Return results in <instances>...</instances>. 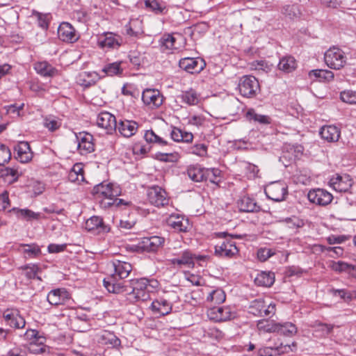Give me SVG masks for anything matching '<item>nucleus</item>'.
<instances>
[{
  "label": "nucleus",
  "mask_w": 356,
  "mask_h": 356,
  "mask_svg": "<svg viewBox=\"0 0 356 356\" xmlns=\"http://www.w3.org/2000/svg\"><path fill=\"white\" fill-rule=\"evenodd\" d=\"M111 274L104 278L103 284L109 293H122L127 291V286L124 282L120 281L127 278L132 270L130 263L118 259L113 260L110 264Z\"/></svg>",
  "instance_id": "nucleus-1"
},
{
  "label": "nucleus",
  "mask_w": 356,
  "mask_h": 356,
  "mask_svg": "<svg viewBox=\"0 0 356 356\" xmlns=\"http://www.w3.org/2000/svg\"><path fill=\"white\" fill-rule=\"evenodd\" d=\"M131 291H126L132 294L136 300L146 301L150 298V293L159 288V282L153 278L142 277L130 281Z\"/></svg>",
  "instance_id": "nucleus-2"
},
{
  "label": "nucleus",
  "mask_w": 356,
  "mask_h": 356,
  "mask_svg": "<svg viewBox=\"0 0 356 356\" xmlns=\"http://www.w3.org/2000/svg\"><path fill=\"white\" fill-rule=\"evenodd\" d=\"M178 300L179 297L175 293H168L164 296L159 297L153 300L149 309L154 314L164 316L172 312L173 304Z\"/></svg>",
  "instance_id": "nucleus-3"
},
{
  "label": "nucleus",
  "mask_w": 356,
  "mask_h": 356,
  "mask_svg": "<svg viewBox=\"0 0 356 356\" xmlns=\"http://www.w3.org/2000/svg\"><path fill=\"white\" fill-rule=\"evenodd\" d=\"M92 193L95 199L99 200L102 207V202H109L119 196L121 194V189L113 183L102 182L94 186Z\"/></svg>",
  "instance_id": "nucleus-4"
},
{
  "label": "nucleus",
  "mask_w": 356,
  "mask_h": 356,
  "mask_svg": "<svg viewBox=\"0 0 356 356\" xmlns=\"http://www.w3.org/2000/svg\"><path fill=\"white\" fill-rule=\"evenodd\" d=\"M345 53L340 48L333 46L324 54V60L327 66L333 70H340L346 63Z\"/></svg>",
  "instance_id": "nucleus-5"
},
{
  "label": "nucleus",
  "mask_w": 356,
  "mask_h": 356,
  "mask_svg": "<svg viewBox=\"0 0 356 356\" xmlns=\"http://www.w3.org/2000/svg\"><path fill=\"white\" fill-rule=\"evenodd\" d=\"M248 312L256 316L271 317L275 314L276 305L273 302L268 303L263 298H258L250 302Z\"/></svg>",
  "instance_id": "nucleus-6"
},
{
  "label": "nucleus",
  "mask_w": 356,
  "mask_h": 356,
  "mask_svg": "<svg viewBox=\"0 0 356 356\" xmlns=\"http://www.w3.org/2000/svg\"><path fill=\"white\" fill-rule=\"evenodd\" d=\"M238 89L243 97L252 98L255 97L259 91L260 86L258 80L254 76L245 75L240 78Z\"/></svg>",
  "instance_id": "nucleus-7"
},
{
  "label": "nucleus",
  "mask_w": 356,
  "mask_h": 356,
  "mask_svg": "<svg viewBox=\"0 0 356 356\" xmlns=\"http://www.w3.org/2000/svg\"><path fill=\"white\" fill-rule=\"evenodd\" d=\"M165 243V238L160 236H151L142 238L136 245L138 252H156Z\"/></svg>",
  "instance_id": "nucleus-8"
},
{
  "label": "nucleus",
  "mask_w": 356,
  "mask_h": 356,
  "mask_svg": "<svg viewBox=\"0 0 356 356\" xmlns=\"http://www.w3.org/2000/svg\"><path fill=\"white\" fill-rule=\"evenodd\" d=\"M77 150L81 155H87L95 151L94 138L86 131L75 133Z\"/></svg>",
  "instance_id": "nucleus-9"
},
{
  "label": "nucleus",
  "mask_w": 356,
  "mask_h": 356,
  "mask_svg": "<svg viewBox=\"0 0 356 356\" xmlns=\"http://www.w3.org/2000/svg\"><path fill=\"white\" fill-rule=\"evenodd\" d=\"M181 69L190 74H198L206 67L204 60L200 57H185L179 60Z\"/></svg>",
  "instance_id": "nucleus-10"
},
{
  "label": "nucleus",
  "mask_w": 356,
  "mask_h": 356,
  "mask_svg": "<svg viewBox=\"0 0 356 356\" xmlns=\"http://www.w3.org/2000/svg\"><path fill=\"white\" fill-rule=\"evenodd\" d=\"M238 253L236 243L229 238H225L215 245V254L221 258L231 259Z\"/></svg>",
  "instance_id": "nucleus-11"
},
{
  "label": "nucleus",
  "mask_w": 356,
  "mask_h": 356,
  "mask_svg": "<svg viewBox=\"0 0 356 356\" xmlns=\"http://www.w3.org/2000/svg\"><path fill=\"white\" fill-rule=\"evenodd\" d=\"M85 228L88 232L99 235H104L111 231L110 225L106 224L104 219L97 216H93L88 218L86 221Z\"/></svg>",
  "instance_id": "nucleus-12"
},
{
  "label": "nucleus",
  "mask_w": 356,
  "mask_h": 356,
  "mask_svg": "<svg viewBox=\"0 0 356 356\" xmlns=\"http://www.w3.org/2000/svg\"><path fill=\"white\" fill-rule=\"evenodd\" d=\"M123 43L122 38L112 32H106L98 37L97 44L102 49H118Z\"/></svg>",
  "instance_id": "nucleus-13"
},
{
  "label": "nucleus",
  "mask_w": 356,
  "mask_h": 356,
  "mask_svg": "<svg viewBox=\"0 0 356 356\" xmlns=\"http://www.w3.org/2000/svg\"><path fill=\"white\" fill-rule=\"evenodd\" d=\"M147 200L151 204L157 207H164L169 202L165 191L158 186H154L148 189Z\"/></svg>",
  "instance_id": "nucleus-14"
},
{
  "label": "nucleus",
  "mask_w": 356,
  "mask_h": 356,
  "mask_svg": "<svg viewBox=\"0 0 356 356\" xmlns=\"http://www.w3.org/2000/svg\"><path fill=\"white\" fill-rule=\"evenodd\" d=\"M296 348V343L283 345L282 343L279 345L275 344L273 346L263 347L259 349V356H279L290 351H294Z\"/></svg>",
  "instance_id": "nucleus-15"
},
{
  "label": "nucleus",
  "mask_w": 356,
  "mask_h": 356,
  "mask_svg": "<svg viewBox=\"0 0 356 356\" xmlns=\"http://www.w3.org/2000/svg\"><path fill=\"white\" fill-rule=\"evenodd\" d=\"M265 193L269 199L275 202H281L285 198L287 187L281 181L273 182L266 187Z\"/></svg>",
  "instance_id": "nucleus-16"
},
{
  "label": "nucleus",
  "mask_w": 356,
  "mask_h": 356,
  "mask_svg": "<svg viewBox=\"0 0 356 356\" xmlns=\"http://www.w3.org/2000/svg\"><path fill=\"white\" fill-rule=\"evenodd\" d=\"M168 227L177 232H187L191 228L188 218L182 215L172 213L166 220Z\"/></svg>",
  "instance_id": "nucleus-17"
},
{
  "label": "nucleus",
  "mask_w": 356,
  "mask_h": 356,
  "mask_svg": "<svg viewBox=\"0 0 356 356\" xmlns=\"http://www.w3.org/2000/svg\"><path fill=\"white\" fill-rule=\"evenodd\" d=\"M96 122L99 127L104 129L108 134H112L117 130L116 118L109 112L104 111L99 113Z\"/></svg>",
  "instance_id": "nucleus-18"
},
{
  "label": "nucleus",
  "mask_w": 356,
  "mask_h": 356,
  "mask_svg": "<svg viewBox=\"0 0 356 356\" xmlns=\"http://www.w3.org/2000/svg\"><path fill=\"white\" fill-rule=\"evenodd\" d=\"M58 36L60 40L74 43L79 38V34L69 22H62L58 29Z\"/></svg>",
  "instance_id": "nucleus-19"
},
{
  "label": "nucleus",
  "mask_w": 356,
  "mask_h": 356,
  "mask_svg": "<svg viewBox=\"0 0 356 356\" xmlns=\"http://www.w3.org/2000/svg\"><path fill=\"white\" fill-rule=\"evenodd\" d=\"M143 103L151 108H157L162 105L163 97L159 90L147 88L142 93Z\"/></svg>",
  "instance_id": "nucleus-20"
},
{
  "label": "nucleus",
  "mask_w": 356,
  "mask_h": 356,
  "mask_svg": "<svg viewBox=\"0 0 356 356\" xmlns=\"http://www.w3.org/2000/svg\"><path fill=\"white\" fill-rule=\"evenodd\" d=\"M207 316L211 320L220 322L234 318L235 313L229 307H213L208 310Z\"/></svg>",
  "instance_id": "nucleus-21"
},
{
  "label": "nucleus",
  "mask_w": 356,
  "mask_h": 356,
  "mask_svg": "<svg viewBox=\"0 0 356 356\" xmlns=\"http://www.w3.org/2000/svg\"><path fill=\"white\" fill-rule=\"evenodd\" d=\"M307 197L311 202L321 206L327 205L333 198L330 193L321 188L310 190L307 194Z\"/></svg>",
  "instance_id": "nucleus-22"
},
{
  "label": "nucleus",
  "mask_w": 356,
  "mask_h": 356,
  "mask_svg": "<svg viewBox=\"0 0 356 356\" xmlns=\"http://www.w3.org/2000/svg\"><path fill=\"white\" fill-rule=\"evenodd\" d=\"M7 325L15 329H22L25 327L26 321L17 309H7L3 314Z\"/></svg>",
  "instance_id": "nucleus-23"
},
{
  "label": "nucleus",
  "mask_w": 356,
  "mask_h": 356,
  "mask_svg": "<svg viewBox=\"0 0 356 356\" xmlns=\"http://www.w3.org/2000/svg\"><path fill=\"white\" fill-rule=\"evenodd\" d=\"M329 184L334 191L345 193L350 189L353 180L348 175H337L330 179Z\"/></svg>",
  "instance_id": "nucleus-24"
},
{
  "label": "nucleus",
  "mask_w": 356,
  "mask_h": 356,
  "mask_svg": "<svg viewBox=\"0 0 356 356\" xmlns=\"http://www.w3.org/2000/svg\"><path fill=\"white\" fill-rule=\"evenodd\" d=\"M71 298L70 293L65 288L51 290L47 294V301L54 306L67 303Z\"/></svg>",
  "instance_id": "nucleus-25"
},
{
  "label": "nucleus",
  "mask_w": 356,
  "mask_h": 356,
  "mask_svg": "<svg viewBox=\"0 0 356 356\" xmlns=\"http://www.w3.org/2000/svg\"><path fill=\"white\" fill-rule=\"evenodd\" d=\"M159 44L161 51L165 54H172L179 49L177 45V38L170 33L163 34L159 40Z\"/></svg>",
  "instance_id": "nucleus-26"
},
{
  "label": "nucleus",
  "mask_w": 356,
  "mask_h": 356,
  "mask_svg": "<svg viewBox=\"0 0 356 356\" xmlns=\"http://www.w3.org/2000/svg\"><path fill=\"white\" fill-rule=\"evenodd\" d=\"M138 129V124L136 121L124 119L117 122V130L125 138H130L135 135Z\"/></svg>",
  "instance_id": "nucleus-27"
},
{
  "label": "nucleus",
  "mask_w": 356,
  "mask_h": 356,
  "mask_svg": "<svg viewBox=\"0 0 356 356\" xmlns=\"http://www.w3.org/2000/svg\"><path fill=\"white\" fill-rule=\"evenodd\" d=\"M17 250L26 259H35L42 254L40 247L36 243H22Z\"/></svg>",
  "instance_id": "nucleus-28"
},
{
  "label": "nucleus",
  "mask_w": 356,
  "mask_h": 356,
  "mask_svg": "<svg viewBox=\"0 0 356 356\" xmlns=\"http://www.w3.org/2000/svg\"><path fill=\"white\" fill-rule=\"evenodd\" d=\"M100 76L96 72H81L76 78L77 84L84 88H89L95 85L99 80Z\"/></svg>",
  "instance_id": "nucleus-29"
},
{
  "label": "nucleus",
  "mask_w": 356,
  "mask_h": 356,
  "mask_svg": "<svg viewBox=\"0 0 356 356\" xmlns=\"http://www.w3.org/2000/svg\"><path fill=\"white\" fill-rule=\"evenodd\" d=\"M195 255L188 250L181 252L178 257L169 260L174 266L181 267L183 266L190 267L194 265Z\"/></svg>",
  "instance_id": "nucleus-30"
},
{
  "label": "nucleus",
  "mask_w": 356,
  "mask_h": 356,
  "mask_svg": "<svg viewBox=\"0 0 356 356\" xmlns=\"http://www.w3.org/2000/svg\"><path fill=\"white\" fill-rule=\"evenodd\" d=\"M15 151L17 152L16 159L21 163H27L32 159L33 154L27 142H19L15 146Z\"/></svg>",
  "instance_id": "nucleus-31"
},
{
  "label": "nucleus",
  "mask_w": 356,
  "mask_h": 356,
  "mask_svg": "<svg viewBox=\"0 0 356 356\" xmlns=\"http://www.w3.org/2000/svg\"><path fill=\"white\" fill-rule=\"evenodd\" d=\"M319 134L323 139L327 142L332 143L339 140L341 131L337 126L325 125L321 129Z\"/></svg>",
  "instance_id": "nucleus-32"
},
{
  "label": "nucleus",
  "mask_w": 356,
  "mask_h": 356,
  "mask_svg": "<svg viewBox=\"0 0 356 356\" xmlns=\"http://www.w3.org/2000/svg\"><path fill=\"white\" fill-rule=\"evenodd\" d=\"M26 343L31 346L34 345H43L46 342V338L40 334L36 330L29 329L23 335H19Z\"/></svg>",
  "instance_id": "nucleus-33"
},
{
  "label": "nucleus",
  "mask_w": 356,
  "mask_h": 356,
  "mask_svg": "<svg viewBox=\"0 0 356 356\" xmlns=\"http://www.w3.org/2000/svg\"><path fill=\"white\" fill-rule=\"evenodd\" d=\"M97 341L102 345L118 347L120 345V340L113 333L103 330L97 334Z\"/></svg>",
  "instance_id": "nucleus-34"
},
{
  "label": "nucleus",
  "mask_w": 356,
  "mask_h": 356,
  "mask_svg": "<svg viewBox=\"0 0 356 356\" xmlns=\"http://www.w3.org/2000/svg\"><path fill=\"white\" fill-rule=\"evenodd\" d=\"M237 205L238 209L243 212H257L260 210V207L257 204L255 200L246 196L241 198Z\"/></svg>",
  "instance_id": "nucleus-35"
},
{
  "label": "nucleus",
  "mask_w": 356,
  "mask_h": 356,
  "mask_svg": "<svg viewBox=\"0 0 356 356\" xmlns=\"http://www.w3.org/2000/svg\"><path fill=\"white\" fill-rule=\"evenodd\" d=\"M275 326V333L284 337H291L298 332L296 325L291 322L277 323Z\"/></svg>",
  "instance_id": "nucleus-36"
},
{
  "label": "nucleus",
  "mask_w": 356,
  "mask_h": 356,
  "mask_svg": "<svg viewBox=\"0 0 356 356\" xmlns=\"http://www.w3.org/2000/svg\"><path fill=\"white\" fill-rule=\"evenodd\" d=\"M186 174L193 181H204V168L199 164L190 165L187 167Z\"/></svg>",
  "instance_id": "nucleus-37"
},
{
  "label": "nucleus",
  "mask_w": 356,
  "mask_h": 356,
  "mask_svg": "<svg viewBox=\"0 0 356 356\" xmlns=\"http://www.w3.org/2000/svg\"><path fill=\"white\" fill-rule=\"evenodd\" d=\"M275 282V274L272 272L262 271L254 278L256 285L264 287H270Z\"/></svg>",
  "instance_id": "nucleus-38"
},
{
  "label": "nucleus",
  "mask_w": 356,
  "mask_h": 356,
  "mask_svg": "<svg viewBox=\"0 0 356 356\" xmlns=\"http://www.w3.org/2000/svg\"><path fill=\"white\" fill-rule=\"evenodd\" d=\"M36 72L42 76L51 77L55 76L58 70L47 61L38 62L34 65Z\"/></svg>",
  "instance_id": "nucleus-39"
},
{
  "label": "nucleus",
  "mask_w": 356,
  "mask_h": 356,
  "mask_svg": "<svg viewBox=\"0 0 356 356\" xmlns=\"http://www.w3.org/2000/svg\"><path fill=\"white\" fill-rule=\"evenodd\" d=\"M182 102L189 106L197 105L200 100V95L193 89L183 91L180 95Z\"/></svg>",
  "instance_id": "nucleus-40"
},
{
  "label": "nucleus",
  "mask_w": 356,
  "mask_h": 356,
  "mask_svg": "<svg viewBox=\"0 0 356 356\" xmlns=\"http://www.w3.org/2000/svg\"><path fill=\"white\" fill-rule=\"evenodd\" d=\"M225 293L220 288L213 289L207 296V301L214 305L221 304L225 302Z\"/></svg>",
  "instance_id": "nucleus-41"
},
{
  "label": "nucleus",
  "mask_w": 356,
  "mask_h": 356,
  "mask_svg": "<svg viewBox=\"0 0 356 356\" xmlns=\"http://www.w3.org/2000/svg\"><path fill=\"white\" fill-rule=\"evenodd\" d=\"M246 118L250 122H258L261 124H269L271 122V120L269 116L259 114L252 108H250L247 111Z\"/></svg>",
  "instance_id": "nucleus-42"
},
{
  "label": "nucleus",
  "mask_w": 356,
  "mask_h": 356,
  "mask_svg": "<svg viewBox=\"0 0 356 356\" xmlns=\"http://www.w3.org/2000/svg\"><path fill=\"white\" fill-rule=\"evenodd\" d=\"M296 60L293 56H284L280 59L278 68L279 70L289 73L296 68Z\"/></svg>",
  "instance_id": "nucleus-43"
},
{
  "label": "nucleus",
  "mask_w": 356,
  "mask_h": 356,
  "mask_svg": "<svg viewBox=\"0 0 356 356\" xmlns=\"http://www.w3.org/2000/svg\"><path fill=\"white\" fill-rule=\"evenodd\" d=\"M10 211H13L18 218L26 220H31L33 219L37 220L40 217V213H35L28 209H18L14 207Z\"/></svg>",
  "instance_id": "nucleus-44"
},
{
  "label": "nucleus",
  "mask_w": 356,
  "mask_h": 356,
  "mask_svg": "<svg viewBox=\"0 0 356 356\" xmlns=\"http://www.w3.org/2000/svg\"><path fill=\"white\" fill-rule=\"evenodd\" d=\"M19 269L24 271V275L28 280H41L40 277L38 276L40 268L37 264H26L19 267Z\"/></svg>",
  "instance_id": "nucleus-45"
},
{
  "label": "nucleus",
  "mask_w": 356,
  "mask_h": 356,
  "mask_svg": "<svg viewBox=\"0 0 356 356\" xmlns=\"http://www.w3.org/2000/svg\"><path fill=\"white\" fill-rule=\"evenodd\" d=\"M309 75H314L320 81L330 82L334 79V73L328 70H313L309 72Z\"/></svg>",
  "instance_id": "nucleus-46"
},
{
  "label": "nucleus",
  "mask_w": 356,
  "mask_h": 356,
  "mask_svg": "<svg viewBox=\"0 0 356 356\" xmlns=\"http://www.w3.org/2000/svg\"><path fill=\"white\" fill-rule=\"evenodd\" d=\"M143 30L141 27V22L138 20L131 21L129 23V28L127 29V35L135 38L140 37L143 35Z\"/></svg>",
  "instance_id": "nucleus-47"
},
{
  "label": "nucleus",
  "mask_w": 356,
  "mask_h": 356,
  "mask_svg": "<svg viewBox=\"0 0 356 356\" xmlns=\"http://www.w3.org/2000/svg\"><path fill=\"white\" fill-rule=\"evenodd\" d=\"M121 62L108 63L103 67L102 72H104L108 76L121 74L123 72V70L121 67Z\"/></svg>",
  "instance_id": "nucleus-48"
},
{
  "label": "nucleus",
  "mask_w": 356,
  "mask_h": 356,
  "mask_svg": "<svg viewBox=\"0 0 356 356\" xmlns=\"http://www.w3.org/2000/svg\"><path fill=\"white\" fill-rule=\"evenodd\" d=\"M332 270L336 272H350L351 270H356V266L349 264L344 261H339L337 262L333 261L330 265Z\"/></svg>",
  "instance_id": "nucleus-49"
},
{
  "label": "nucleus",
  "mask_w": 356,
  "mask_h": 356,
  "mask_svg": "<svg viewBox=\"0 0 356 356\" xmlns=\"http://www.w3.org/2000/svg\"><path fill=\"white\" fill-rule=\"evenodd\" d=\"M221 171L218 168H204V181H209L211 183L216 184L219 181Z\"/></svg>",
  "instance_id": "nucleus-50"
},
{
  "label": "nucleus",
  "mask_w": 356,
  "mask_h": 356,
  "mask_svg": "<svg viewBox=\"0 0 356 356\" xmlns=\"http://www.w3.org/2000/svg\"><path fill=\"white\" fill-rule=\"evenodd\" d=\"M276 323L275 321H269L267 320H259L257 321V328L260 331L268 333H275L276 332Z\"/></svg>",
  "instance_id": "nucleus-51"
},
{
  "label": "nucleus",
  "mask_w": 356,
  "mask_h": 356,
  "mask_svg": "<svg viewBox=\"0 0 356 356\" xmlns=\"http://www.w3.org/2000/svg\"><path fill=\"white\" fill-rule=\"evenodd\" d=\"M144 138L148 143H156L161 146H164L168 144L167 141L157 136L152 130L146 131L144 135Z\"/></svg>",
  "instance_id": "nucleus-52"
},
{
  "label": "nucleus",
  "mask_w": 356,
  "mask_h": 356,
  "mask_svg": "<svg viewBox=\"0 0 356 356\" xmlns=\"http://www.w3.org/2000/svg\"><path fill=\"white\" fill-rule=\"evenodd\" d=\"M145 5L156 14L161 13L165 8V6L159 0H145Z\"/></svg>",
  "instance_id": "nucleus-53"
},
{
  "label": "nucleus",
  "mask_w": 356,
  "mask_h": 356,
  "mask_svg": "<svg viewBox=\"0 0 356 356\" xmlns=\"http://www.w3.org/2000/svg\"><path fill=\"white\" fill-rule=\"evenodd\" d=\"M275 254V250L268 248H260L257 252V259L264 262Z\"/></svg>",
  "instance_id": "nucleus-54"
},
{
  "label": "nucleus",
  "mask_w": 356,
  "mask_h": 356,
  "mask_svg": "<svg viewBox=\"0 0 356 356\" xmlns=\"http://www.w3.org/2000/svg\"><path fill=\"white\" fill-rule=\"evenodd\" d=\"M149 150L150 147L148 145L142 144L140 143H135L132 148L134 154L140 158L145 156Z\"/></svg>",
  "instance_id": "nucleus-55"
},
{
  "label": "nucleus",
  "mask_w": 356,
  "mask_h": 356,
  "mask_svg": "<svg viewBox=\"0 0 356 356\" xmlns=\"http://www.w3.org/2000/svg\"><path fill=\"white\" fill-rule=\"evenodd\" d=\"M43 124L49 131H54L60 128L61 123L54 117H47L44 120Z\"/></svg>",
  "instance_id": "nucleus-56"
},
{
  "label": "nucleus",
  "mask_w": 356,
  "mask_h": 356,
  "mask_svg": "<svg viewBox=\"0 0 356 356\" xmlns=\"http://www.w3.org/2000/svg\"><path fill=\"white\" fill-rule=\"evenodd\" d=\"M341 99L346 103L350 104H356V91L345 90L340 94Z\"/></svg>",
  "instance_id": "nucleus-57"
},
{
  "label": "nucleus",
  "mask_w": 356,
  "mask_h": 356,
  "mask_svg": "<svg viewBox=\"0 0 356 356\" xmlns=\"http://www.w3.org/2000/svg\"><path fill=\"white\" fill-rule=\"evenodd\" d=\"M10 158L11 152L10 149L5 145L0 143V165H3L6 163L8 162Z\"/></svg>",
  "instance_id": "nucleus-58"
},
{
  "label": "nucleus",
  "mask_w": 356,
  "mask_h": 356,
  "mask_svg": "<svg viewBox=\"0 0 356 356\" xmlns=\"http://www.w3.org/2000/svg\"><path fill=\"white\" fill-rule=\"evenodd\" d=\"M283 14L290 19L297 17L299 14V9L296 5H287L283 8Z\"/></svg>",
  "instance_id": "nucleus-59"
},
{
  "label": "nucleus",
  "mask_w": 356,
  "mask_h": 356,
  "mask_svg": "<svg viewBox=\"0 0 356 356\" xmlns=\"http://www.w3.org/2000/svg\"><path fill=\"white\" fill-rule=\"evenodd\" d=\"M330 292L333 296H339L340 298L345 301H350L353 298V293L350 291H347L345 289H332Z\"/></svg>",
  "instance_id": "nucleus-60"
},
{
  "label": "nucleus",
  "mask_w": 356,
  "mask_h": 356,
  "mask_svg": "<svg viewBox=\"0 0 356 356\" xmlns=\"http://www.w3.org/2000/svg\"><path fill=\"white\" fill-rule=\"evenodd\" d=\"M128 204H129L128 202H125L124 200L119 199L116 197H114V199L113 200H109V202H105V201L102 202V207L106 209V208H109V207H119L121 205H128Z\"/></svg>",
  "instance_id": "nucleus-61"
},
{
  "label": "nucleus",
  "mask_w": 356,
  "mask_h": 356,
  "mask_svg": "<svg viewBox=\"0 0 356 356\" xmlns=\"http://www.w3.org/2000/svg\"><path fill=\"white\" fill-rule=\"evenodd\" d=\"M190 152L199 156H204L207 154V147L204 144H197L190 148Z\"/></svg>",
  "instance_id": "nucleus-62"
},
{
  "label": "nucleus",
  "mask_w": 356,
  "mask_h": 356,
  "mask_svg": "<svg viewBox=\"0 0 356 356\" xmlns=\"http://www.w3.org/2000/svg\"><path fill=\"white\" fill-rule=\"evenodd\" d=\"M1 173L2 177L10 176L13 179V181H16L19 176L17 170L13 168H6L2 169Z\"/></svg>",
  "instance_id": "nucleus-63"
},
{
  "label": "nucleus",
  "mask_w": 356,
  "mask_h": 356,
  "mask_svg": "<svg viewBox=\"0 0 356 356\" xmlns=\"http://www.w3.org/2000/svg\"><path fill=\"white\" fill-rule=\"evenodd\" d=\"M136 221L134 220L122 219L120 220L118 227L121 231H126L134 227Z\"/></svg>",
  "instance_id": "nucleus-64"
}]
</instances>
